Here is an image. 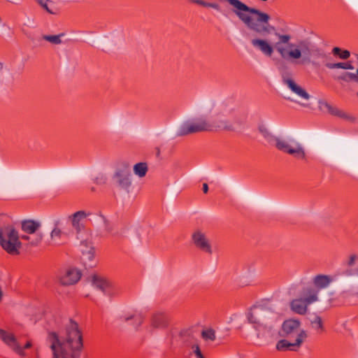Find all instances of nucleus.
<instances>
[{"label":"nucleus","mask_w":358,"mask_h":358,"mask_svg":"<svg viewBox=\"0 0 358 358\" xmlns=\"http://www.w3.org/2000/svg\"><path fill=\"white\" fill-rule=\"evenodd\" d=\"M21 238L28 241V245L32 247L38 245L43 240V234L35 232L33 234L22 235Z\"/></svg>","instance_id":"4be33fe9"},{"label":"nucleus","mask_w":358,"mask_h":358,"mask_svg":"<svg viewBox=\"0 0 358 358\" xmlns=\"http://www.w3.org/2000/svg\"><path fill=\"white\" fill-rule=\"evenodd\" d=\"M291 340L290 341L285 339L279 341L276 344V349L279 351L296 350L301 345V344H296V340Z\"/></svg>","instance_id":"412c9836"},{"label":"nucleus","mask_w":358,"mask_h":358,"mask_svg":"<svg viewBox=\"0 0 358 358\" xmlns=\"http://www.w3.org/2000/svg\"><path fill=\"white\" fill-rule=\"evenodd\" d=\"M247 318L257 331V336H264L271 332L273 324L279 318V315L268 308L253 307L248 313Z\"/></svg>","instance_id":"20e7f679"},{"label":"nucleus","mask_w":358,"mask_h":358,"mask_svg":"<svg viewBox=\"0 0 358 358\" xmlns=\"http://www.w3.org/2000/svg\"><path fill=\"white\" fill-rule=\"evenodd\" d=\"M152 324L155 327H162L165 325V316L162 313H155L152 319Z\"/></svg>","instance_id":"c85d7f7f"},{"label":"nucleus","mask_w":358,"mask_h":358,"mask_svg":"<svg viewBox=\"0 0 358 358\" xmlns=\"http://www.w3.org/2000/svg\"><path fill=\"white\" fill-rule=\"evenodd\" d=\"M0 244L10 255L19 254L21 243L17 232L13 228L8 227L0 232Z\"/></svg>","instance_id":"0eeeda50"},{"label":"nucleus","mask_w":358,"mask_h":358,"mask_svg":"<svg viewBox=\"0 0 358 358\" xmlns=\"http://www.w3.org/2000/svg\"><path fill=\"white\" fill-rule=\"evenodd\" d=\"M341 49L338 48V47H335L332 49V53L334 55H338L339 56V54L341 53Z\"/></svg>","instance_id":"ea45409f"},{"label":"nucleus","mask_w":358,"mask_h":358,"mask_svg":"<svg viewBox=\"0 0 358 358\" xmlns=\"http://www.w3.org/2000/svg\"><path fill=\"white\" fill-rule=\"evenodd\" d=\"M192 348H193V351L197 358H204L201 354V352L200 350L199 345H194V346H193Z\"/></svg>","instance_id":"e433bc0d"},{"label":"nucleus","mask_w":358,"mask_h":358,"mask_svg":"<svg viewBox=\"0 0 358 358\" xmlns=\"http://www.w3.org/2000/svg\"><path fill=\"white\" fill-rule=\"evenodd\" d=\"M208 190V186L206 183L203 184V192L204 193H207Z\"/></svg>","instance_id":"79ce46f5"},{"label":"nucleus","mask_w":358,"mask_h":358,"mask_svg":"<svg viewBox=\"0 0 358 358\" xmlns=\"http://www.w3.org/2000/svg\"><path fill=\"white\" fill-rule=\"evenodd\" d=\"M92 213L85 210H79L69 217L72 227L78 232L80 231L85 227V222L87 218Z\"/></svg>","instance_id":"dca6fc26"},{"label":"nucleus","mask_w":358,"mask_h":358,"mask_svg":"<svg viewBox=\"0 0 358 358\" xmlns=\"http://www.w3.org/2000/svg\"><path fill=\"white\" fill-rule=\"evenodd\" d=\"M64 36L63 34L58 35H43L42 38L50 42L53 45H59L62 43L61 38Z\"/></svg>","instance_id":"7c9ffc66"},{"label":"nucleus","mask_w":358,"mask_h":358,"mask_svg":"<svg viewBox=\"0 0 358 358\" xmlns=\"http://www.w3.org/2000/svg\"><path fill=\"white\" fill-rule=\"evenodd\" d=\"M334 281V278L330 275L317 274L313 277L312 285L320 292L328 288Z\"/></svg>","instance_id":"6ab92c4d"},{"label":"nucleus","mask_w":358,"mask_h":358,"mask_svg":"<svg viewBox=\"0 0 358 358\" xmlns=\"http://www.w3.org/2000/svg\"><path fill=\"white\" fill-rule=\"evenodd\" d=\"M326 108H327V112L333 115L338 116V117H340L342 118L347 117V115L345 114V112H343V110H340L339 108H338L335 106H333L329 103H327Z\"/></svg>","instance_id":"c756f323"},{"label":"nucleus","mask_w":358,"mask_h":358,"mask_svg":"<svg viewBox=\"0 0 358 358\" xmlns=\"http://www.w3.org/2000/svg\"><path fill=\"white\" fill-rule=\"evenodd\" d=\"M136 317L137 314L136 313H126L121 315V320L123 321H129L136 318Z\"/></svg>","instance_id":"f704fd0d"},{"label":"nucleus","mask_w":358,"mask_h":358,"mask_svg":"<svg viewBox=\"0 0 358 358\" xmlns=\"http://www.w3.org/2000/svg\"><path fill=\"white\" fill-rule=\"evenodd\" d=\"M201 335L205 340H210L213 341L215 339V331L212 329L203 330Z\"/></svg>","instance_id":"72a5a7b5"},{"label":"nucleus","mask_w":358,"mask_h":358,"mask_svg":"<svg viewBox=\"0 0 358 358\" xmlns=\"http://www.w3.org/2000/svg\"><path fill=\"white\" fill-rule=\"evenodd\" d=\"M357 274L358 275V269H357Z\"/></svg>","instance_id":"49530a36"},{"label":"nucleus","mask_w":358,"mask_h":358,"mask_svg":"<svg viewBox=\"0 0 358 358\" xmlns=\"http://www.w3.org/2000/svg\"><path fill=\"white\" fill-rule=\"evenodd\" d=\"M312 328L317 333H322L324 331L323 322L322 318L318 315H315L310 321Z\"/></svg>","instance_id":"cd10ccee"},{"label":"nucleus","mask_w":358,"mask_h":358,"mask_svg":"<svg viewBox=\"0 0 358 358\" xmlns=\"http://www.w3.org/2000/svg\"><path fill=\"white\" fill-rule=\"evenodd\" d=\"M113 182L117 188L129 192L132 185L129 169L127 167L117 169L113 176Z\"/></svg>","instance_id":"f8f14e48"},{"label":"nucleus","mask_w":358,"mask_h":358,"mask_svg":"<svg viewBox=\"0 0 358 358\" xmlns=\"http://www.w3.org/2000/svg\"><path fill=\"white\" fill-rule=\"evenodd\" d=\"M212 126L203 117L188 120L184 122L178 130V136H185L204 131H211Z\"/></svg>","instance_id":"6e6552de"},{"label":"nucleus","mask_w":358,"mask_h":358,"mask_svg":"<svg viewBox=\"0 0 358 358\" xmlns=\"http://www.w3.org/2000/svg\"><path fill=\"white\" fill-rule=\"evenodd\" d=\"M319 291L313 285L303 286L300 289V296L310 305L320 301Z\"/></svg>","instance_id":"a211bd4d"},{"label":"nucleus","mask_w":358,"mask_h":358,"mask_svg":"<svg viewBox=\"0 0 358 358\" xmlns=\"http://www.w3.org/2000/svg\"><path fill=\"white\" fill-rule=\"evenodd\" d=\"M133 171L136 176L139 178H143L146 175L148 171V164L145 162L137 163L134 166Z\"/></svg>","instance_id":"393cba45"},{"label":"nucleus","mask_w":358,"mask_h":358,"mask_svg":"<svg viewBox=\"0 0 358 358\" xmlns=\"http://www.w3.org/2000/svg\"><path fill=\"white\" fill-rule=\"evenodd\" d=\"M264 136L268 143L275 145L280 151L298 159L303 160L306 159L305 148L299 142L294 139H285L274 136L266 131L264 132Z\"/></svg>","instance_id":"39448f33"},{"label":"nucleus","mask_w":358,"mask_h":358,"mask_svg":"<svg viewBox=\"0 0 358 358\" xmlns=\"http://www.w3.org/2000/svg\"><path fill=\"white\" fill-rule=\"evenodd\" d=\"M282 82L292 93L300 99L303 100H308L310 99V95L306 90L298 85L291 77L283 75L282 76Z\"/></svg>","instance_id":"2eb2a0df"},{"label":"nucleus","mask_w":358,"mask_h":358,"mask_svg":"<svg viewBox=\"0 0 358 358\" xmlns=\"http://www.w3.org/2000/svg\"><path fill=\"white\" fill-rule=\"evenodd\" d=\"M309 306L310 304L301 296L300 297L292 299L289 303L291 310L294 313L301 315H303L307 313Z\"/></svg>","instance_id":"aec40b11"},{"label":"nucleus","mask_w":358,"mask_h":358,"mask_svg":"<svg viewBox=\"0 0 358 358\" xmlns=\"http://www.w3.org/2000/svg\"><path fill=\"white\" fill-rule=\"evenodd\" d=\"M281 334L289 339L296 341V344H302L307 337V334L301 327V322L297 320H285L281 329Z\"/></svg>","instance_id":"423d86ee"},{"label":"nucleus","mask_w":358,"mask_h":358,"mask_svg":"<svg viewBox=\"0 0 358 358\" xmlns=\"http://www.w3.org/2000/svg\"><path fill=\"white\" fill-rule=\"evenodd\" d=\"M326 67L329 69H354V66H352L351 62H338V63H330L327 62L325 64Z\"/></svg>","instance_id":"a878e982"},{"label":"nucleus","mask_w":358,"mask_h":358,"mask_svg":"<svg viewBox=\"0 0 358 358\" xmlns=\"http://www.w3.org/2000/svg\"><path fill=\"white\" fill-rule=\"evenodd\" d=\"M67 234L63 231L57 223L51 231L48 245L52 246H60L66 243Z\"/></svg>","instance_id":"f3484780"},{"label":"nucleus","mask_w":358,"mask_h":358,"mask_svg":"<svg viewBox=\"0 0 358 358\" xmlns=\"http://www.w3.org/2000/svg\"><path fill=\"white\" fill-rule=\"evenodd\" d=\"M32 346V343L31 341H27V343L24 344V346H22L21 347L23 348V351L24 352V350L25 349H29Z\"/></svg>","instance_id":"58836bf2"},{"label":"nucleus","mask_w":358,"mask_h":358,"mask_svg":"<svg viewBox=\"0 0 358 358\" xmlns=\"http://www.w3.org/2000/svg\"><path fill=\"white\" fill-rule=\"evenodd\" d=\"M88 245H92V242L89 241H82L81 244H80V247H81L80 250H82V249L84 248V250H89V249H87V248Z\"/></svg>","instance_id":"4c0bfd02"},{"label":"nucleus","mask_w":358,"mask_h":358,"mask_svg":"<svg viewBox=\"0 0 358 358\" xmlns=\"http://www.w3.org/2000/svg\"><path fill=\"white\" fill-rule=\"evenodd\" d=\"M357 96H358V93H357Z\"/></svg>","instance_id":"de8ad7c7"},{"label":"nucleus","mask_w":358,"mask_h":358,"mask_svg":"<svg viewBox=\"0 0 358 358\" xmlns=\"http://www.w3.org/2000/svg\"><path fill=\"white\" fill-rule=\"evenodd\" d=\"M233 112L232 109H227L222 106L219 113L213 121L212 130L213 129L218 130L232 131L234 129L233 123L227 119V117L230 115Z\"/></svg>","instance_id":"ddd939ff"},{"label":"nucleus","mask_w":358,"mask_h":358,"mask_svg":"<svg viewBox=\"0 0 358 358\" xmlns=\"http://www.w3.org/2000/svg\"><path fill=\"white\" fill-rule=\"evenodd\" d=\"M53 358H79L83 348V336L78 324L70 320L64 331L50 332L48 337Z\"/></svg>","instance_id":"f03ea898"},{"label":"nucleus","mask_w":358,"mask_h":358,"mask_svg":"<svg viewBox=\"0 0 358 358\" xmlns=\"http://www.w3.org/2000/svg\"><path fill=\"white\" fill-rule=\"evenodd\" d=\"M90 281L93 287L109 296H113L117 293V285L115 282L106 278L93 275L90 278Z\"/></svg>","instance_id":"9d476101"},{"label":"nucleus","mask_w":358,"mask_h":358,"mask_svg":"<svg viewBox=\"0 0 358 358\" xmlns=\"http://www.w3.org/2000/svg\"><path fill=\"white\" fill-rule=\"evenodd\" d=\"M87 250L82 249V253L85 260L89 263V266H93L95 264L94 262V248L92 245H87Z\"/></svg>","instance_id":"b1692460"},{"label":"nucleus","mask_w":358,"mask_h":358,"mask_svg":"<svg viewBox=\"0 0 358 358\" xmlns=\"http://www.w3.org/2000/svg\"><path fill=\"white\" fill-rule=\"evenodd\" d=\"M44 10L50 14H56V10L54 8L51 0H35Z\"/></svg>","instance_id":"bb28decb"},{"label":"nucleus","mask_w":358,"mask_h":358,"mask_svg":"<svg viewBox=\"0 0 358 358\" xmlns=\"http://www.w3.org/2000/svg\"><path fill=\"white\" fill-rule=\"evenodd\" d=\"M190 2H192L193 3H196V4L200 5V6H205V7L213 8L216 9L217 10H220V6L217 3H208V2H206V1H204L203 0H191Z\"/></svg>","instance_id":"473e14b6"},{"label":"nucleus","mask_w":358,"mask_h":358,"mask_svg":"<svg viewBox=\"0 0 358 358\" xmlns=\"http://www.w3.org/2000/svg\"><path fill=\"white\" fill-rule=\"evenodd\" d=\"M191 238L193 245L201 252L209 255L213 253L211 241L203 230L195 229L191 235Z\"/></svg>","instance_id":"1a4fd4ad"},{"label":"nucleus","mask_w":358,"mask_h":358,"mask_svg":"<svg viewBox=\"0 0 358 358\" xmlns=\"http://www.w3.org/2000/svg\"><path fill=\"white\" fill-rule=\"evenodd\" d=\"M350 52L348 50H341L338 57L342 59H347L350 57Z\"/></svg>","instance_id":"c9c22d12"},{"label":"nucleus","mask_w":358,"mask_h":358,"mask_svg":"<svg viewBox=\"0 0 358 358\" xmlns=\"http://www.w3.org/2000/svg\"><path fill=\"white\" fill-rule=\"evenodd\" d=\"M356 259L355 255H352L350 258L349 265H352Z\"/></svg>","instance_id":"a19ab883"},{"label":"nucleus","mask_w":358,"mask_h":358,"mask_svg":"<svg viewBox=\"0 0 358 358\" xmlns=\"http://www.w3.org/2000/svg\"><path fill=\"white\" fill-rule=\"evenodd\" d=\"M338 78L339 80H343L345 82H349L351 80H355V81L358 82V69H357L356 73H350V72H345L343 74H341L340 76H338Z\"/></svg>","instance_id":"2f4dec72"},{"label":"nucleus","mask_w":358,"mask_h":358,"mask_svg":"<svg viewBox=\"0 0 358 358\" xmlns=\"http://www.w3.org/2000/svg\"><path fill=\"white\" fill-rule=\"evenodd\" d=\"M81 275V271L78 268L69 266L62 268L57 273V278L61 285L68 286L77 283Z\"/></svg>","instance_id":"9b49d317"},{"label":"nucleus","mask_w":358,"mask_h":358,"mask_svg":"<svg viewBox=\"0 0 358 358\" xmlns=\"http://www.w3.org/2000/svg\"><path fill=\"white\" fill-rule=\"evenodd\" d=\"M138 319L139 320V322L141 323V317L140 316H138Z\"/></svg>","instance_id":"a18cd8bd"},{"label":"nucleus","mask_w":358,"mask_h":358,"mask_svg":"<svg viewBox=\"0 0 358 358\" xmlns=\"http://www.w3.org/2000/svg\"><path fill=\"white\" fill-rule=\"evenodd\" d=\"M232 7L233 12L250 30L258 34H268L274 27L270 25L268 14L259 9L251 8L240 0H226Z\"/></svg>","instance_id":"7ed1b4c3"},{"label":"nucleus","mask_w":358,"mask_h":358,"mask_svg":"<svg viewBox=\"0 0 358 358\" xmlns=\"http://www.w3.org/2000/svg\"><path fill=\"white\" fill-rule=\"evenodd\" d=\"M3 66H4L3 63L0 62V71H1L3 70Z\"/></svg>","instance_id":"37998d69"},{"label":"nucleus","mask_w":358,"mask_h":358,"mask_svg":"<svg viewBox=\"0 0 358 358\" xmlns=\"http://www.w3.org/2000/svg\"><path fill=\"white\" fill-rule=\"evenodd\" d=\"M275 36L278 39L275 47L270 41L263 38H254L251 41V43L254 48L266 57H271L275 48L282 58L287 60L302 59L303 62H309L310 57L313 55L320 58L326 57L325 53L320 50H313L311 44L305 40L293 43L289 42L291 36L289 34L275 33Z\"/></svg>","instance_id":"f257e3e1"},{"label":"nucleus","mask_w":358,"mask_h":358,"mask_svg":"<svg viewBox=\"0 0 358 358\" xmlns=\"http://www.w3.org/2000/svg\"><path fill=\"white\" fill-rule=\"evenodd\" d=\"M41 224L34 220H24L22 222V230L29 234H33L40 228Z\"/></svg>","instance_id":"5701e85b"},{"label":"nucleus","mask_w":358,"mask_h":358,"mask_svg":"<svg viewBox=\"0 0 358 358\" xmlns=\"http://www.w3.org/2000/svg\"><path fill=\"white\" fill-rule=\"evenodd\" d=\"M0 341L20 357H25V352L23 351L17 337L12 331L0 328Z\"/></svg>","instance_id":"4468645a"},{"label":"nucleus","mask_w":358,"mask_h":358,"mask_svg":"<svg viewBox=\"0 0 358 358\" xmlns=\"http://www.w3.org/2000/svg\"><path fill=\"white\" fill-rule=\"evenodd\" d=\"M294 289V286H293V287H291L289 288V293H290V294L292 293V291Z\"/></svg>","instance_id":"c03bdc74"}]
</instances>
